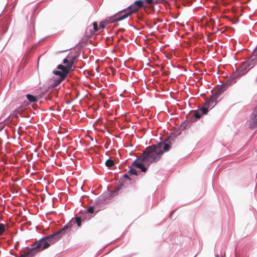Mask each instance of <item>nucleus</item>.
<instances>
[{
  "mask_svg": "<svg viewBox=\"0 0 257 257\" xmlns=\"http://www.w3.org/2000/svg\"><path fill=\"white\" fill-rule=\"evenodd\" d=\"M77 58L76 54L70 53L63 60L62 64H59L57 68L60 70H54L53 73L59 76L58 78L53 79L52 86L53 87H57L67 76L68 74L73 71L75 68L74 63Z\"/></svg>",
  "mask_w": 257,
  "mask_h": 257,
  "instance_id": "nucleus-1",
  "label": "nucleus"
},
{
  "mask_svg": "<svg viewBox=\"0 0 257 257\" xmlns=\"http://www.w3.org/2000/svg\"><path fill=\"white\" fill-rule=\"evenodd\" d=\"M144 2L142 0H138L127 8L119 11L112 16L107 18L106 21L109 23L122 21L127 18L133 13L136 12L143 6Z\"/></svg>",
  "mask_w": 257,
  "mask_h": 257,
  "instance_id": "nucleus-2",
  "label": "nucleus"
},
{
  "mask_svg": "<svg viewBox=\"0 0 257 257\" xmlns=\"http://www.w3.org/2000/svg\"><path fill=\"white\" fill-rule=\"evenodd\" d=\"M157 161L154 160V156L146 148L143 154L133 162L132 165L141 169L143 172H145L150 163Z\"/></svg>",
  "mask_w": 257,
  "mask_h": 257,
  "instance_id": "nucleus-3",
  "label": "nucleus"
},
{
  "mask_svg": "<svg viewBox=\"0 0 257 257\" xmlns=\"http://www.w3.org/2000/svg\"><path fill=\"white\" fill-rule=\"evenodd\" d=\"M81 217H76L74 220L72 219L71 221L58 231L49 235L52 243H55L62 237L63 235L67 233L68 230L71 228L74 224L76 223L78 226L80 227L81 225Z\"/></svg>",
  "mask_w": 257,
  "mask_h": 257,
  "instance_id": "nucleus-4",
  "label": "nucleus"
},
{
  "mask_svg": "<svg viewBox=\"0 0 257 257\" xmlns=\"http://www.w3.org/2000/svg\"><path fill=\"white\" fill-rule=\"evenodd\" d=\"M171 145L170 142H160L157 145H153L147 147L148 150L154 156V160L159 161L164 152L169 151L170 149Z\"/></svg>",
  "mask_w": 257,
  "mask_h": 257,
  "instance_id": "nucleus-5",
  "label": "nucleus"
},
{
  "mask_svg": "<svg viewBox=\"0 0 257 257\" xmlns=\"http://www.w3.org/2000/svg\"><path fill=\"white\" fill-rule=\"evenodd\" d=\"M257 63V45L255 48L254 49L252 53V55L249 57V58L243 62L241 65L236 72L235 76L234 77H240L244 74H245L247 71L246 69L248 68H252L254 65Z\"/></svg>",
  "mask_w": 257,
  "mask_h": 257,
  "instance_id": "nucleus-6",
  "label": "nucleus"
},
{
  "mask_svg": "<svg viewBox=\"0 0 257 257\" xmlns=\"http://www.w3.org/2000/svg\"><path fill=\"white\" fill-rule=\"evenodd\" d=\"M105 208V200L104 197L100 196L95 200L94 204L89 206L87 211L89 213H93L94 211L98 212Z\"/></svg>",
  "mask_w": 257,
  "mask_h": 257,
  "instance_id": "nucleus-7",
  "label": "nucleus"
},
{
  "mask_svg": "<svg viewBox=\"0 0 257 257\" xmlns=\"http://www.w3.org/2000/svg\"><path fill=\"white\" fill-rule=\"evenodd\" d=\"M221 91H219L218 89L214 93H212L209 99H206V105L213 107L217 103L216 100L221 94Z\"/></svg>",
  "mask_w": 257,
  "mask_h": 257,
  "instance_id": "nucleus-8",
  "label": "nucleus"
},
{
  "mask_svg": "<svg viewBox=\"0 0 257 257\" xmlns=\"http://www.w3.org/2000/svg\"><path fill=\"white\" fill-rule=\"evenodd\" d=\"M248 125L250 128H257V105L254 107L250 115Z\"/></svg>",
  "mask_w": 257,
  "mask_h": 257,
  "instance_id": "nucleus-9",
  "label": "nucleus"
},
{
  "mask_svg": "<svg viewBox=\"0 0 257 257\" xmlns=\"http://www.w3.org/2000/svg\"><path fill=\"white\" fill-rule=\"evenodd\" d=\"M205 104H206V101L205 102L204 105L203 106H202L200 108L201 113L203 114H206L207 113V112L208 111L209 108H210V107L212 108V106H207Z\"/></svg>",
  "mask_w": 257,
  "mask_h": 257,
  "instance_id": "nucleus-10",
  "label": "nucleus"
},
{
  "mask_svg": "<svg viewBox=\"0 0 257 257\" xmlns=\"http://www.w3.org/2000/svg\"><path fill=\"white\" fill-rule=\"evenodd\" d=\"M26 97L30 102H35L37 101V98L32 94H27Z\"/></svg>",
  "mask_w": 257,
  "mask_h": 257,
  "instance_id": "nucleus-11",
  "label": "nucleus"
},
{
  "mask_svg": "<svg viewBox=\"0 0 257 257\" xmlns=\"http://www.w3.org/2000/svg\"><path fill=\"white\" fill-rule=\"evenodd\" d=\"M229 85L228 84H222L221 85L220 87L218 89L219 91H221V93H222L224 91L226 90L228 88Z\"/></svg>",
  "mask_w": 257,
  "mask_h": 257,
  "instance_id": "nucleus-12",
  "label": "nucleus"
},
{
  "mask_svg": "<svg viewBox=\"0 0 257 257\" xmlns=\"http://www.w3.org/2000/svg\"><path fill=\"white\" fill-rule=\"evenodd\" d=\"M6 230L5 224L0 223V235H3Z\"/></svg>",
  "mask_w": 257,
  "mask_h": 257,
  "instance_id": "nucleus-13",
  "label": "nucleus"
},
{
  "mask_svg": "<svg viewBox=\"0 0 257 257\" xmlns=\"http://www.w3.org/2000/svg\"><path fill=\"white\" fill-rule=\"evenodd\" d=\"M114 165V162L111 159H108L105 162V165L108 167H111Z\"/></svg>",
  "mask_w": 257,
  "mask_h": 257,
  "instance_id": "nucleus-14",
  "label": "nucleus"
},
{
  "mask_svg": "<svg viewBox=\"0 0 257 257\" xmlns=\"http://www.w3.org/2000/svg\"><path fill=\"white\" fill-rule=\"evenodd\" d=\"M202 115L203 114L201 112L199 111H195L193 114V116L197 119H199L202 116Z\"/></svg>",
  "mask_w": 257,
  "mask_h": 257,
  "instance_id": "nucleus-15",
  "label": "nucleus"
},
{
  "mask_svg": "<svg viewBox=\"0 0 257 257\" xmlns=\"http://www.w3.org/2000/svg\"><path fill=\"white\" fill-rule=\"evenodd\" d=\"M128 173L130 175H138L137 171L134 168H131Z\"/></svg>",
  "mask_w": 257,
  "mask_h": 257,
  "instance_id": "nucleus-16",
  "label": "nucleus"
},
{
  "mask_svg": "<svg viewBox=\"0 0 257 257\" xmlns=\"http://www.w3.org/2000/svg\"><path fill=\"white\" fill-rule=\"evenodd\" d=\"M22 107H18L15 111L16 115L19 114L21 115V112L23 111Z\"/></svg>",
  "mask_w": 257,
  "mask_h": 257,
  "instance_id": "nucleus-17",
  "label": "nucleus"
},
{
  "mask_svg": "<svg viewBox=\"0 0 257 257\" xmlns=\"http://www.w3.org/2000/svg\"><path fill=\"white\" fill-rule=\"evenodd\" d=\"M93 26L94 31H97L98 30V27L96 22H94L93 23Z\"/></svg>",
  "mask_w": 257,
  "mask_h": 257,
  "instance_id": "nucleus-18",
  "label": "nucleus"
},
{
  "mask_svg": "<svg viewBox=\"0 0 257 257\" xmlns=\"http://www.w3.org/2000/svg\"><path fill=\"white\" fill-rule=\"evenodd\" d=\"M122 186V185H119V186L117 187V189L116 190H115L113 193L112 194H115L117 193V192L118 191V190L119 189H120L121 188V186Z\"/></svg>",
  "mask_w": 257,
  "mask_h": 257,
  "instance_id": "nucleus-19",
  "label": "nucleus"
},
{
  "mask_svg": "<svg viewBox=\"0 0 257 257\" xmlns=\"http://www.w3.org/2000/svg\"><path fill=\"white\" fill-rule=\"evenodd\" d=\"M149 4H153L156 3V0H146Z\"/></svg>",
  "mask_w": 257,
  "mask_h": 257,
  "instance_id": "nucleus-20",
  "label": "nucleus"
},
{
  "mask_svg": "<svg viewBox=\"0 0 257 257\" xmlns=\"http://www.w3.org/2000/svg\"><path fill=\"white\" fill-rule=\"evenodd\" d=\"M123 177L125 178H127L129 180H130V178L129 177L128 175L127 174H125L123 175Z\"/></svg>",
  "mask_w": 257,
  "mask_h": 257,
  "instance_id": "nucleus-21",
  "label": "nucleus"
},
{
  "mask_svg": "<svg viewBox=\"0 0 257 257\" xmlns=\"http://www.w3.org/2000/svg\"><path fill=\"white\" fill-rule=\"evenodd\" d=\"M215 257H220V255L218 253L216 252L215 253Z\"/></svg>",
  "mask_w": 257,
  "mask_h": 257,
  "instance_id": "nucleus-22",
  "label": "nucleus"
},
{
  "mask_svg": "<svg viewBox=\"0 0 257 257\" xmlns=\"http://www.w3.org/2000/svg\"><path fill=\"white\" fill-rule=\"evenodd\" d=\"M186 3L190 4L192 2V0H186Z\"/></svg>",
  "mask_w": 257,
  "mask_h": 257,
  "instance_id": "nucleus-23",
  "label": "nucleus"
},
{
  "mask_svg": "<svg viewBox=\"0 0 257 257\" xmlns=\"http://www.w3.org/2000/svg\"><path fill=\"white\" fill-rule=\"evenodd\" d=\"M99 26L100 28H104L103 24H100Z\"/></svg>",
  "mask_w": 257,
  "mask_h": 257,
  "instance_id": "nucleus-24",
  "label": "nucleus"
},
{
  "mask_svg": "<svg viewBox=\"0 0 257 257\" xmlns=\"http://www.w3.org/2000/svg\"><path fill=\"white\" fill-rule=\"evenodd\" d=\"M174 211H172L171 212H170V217H171V216L172 215V214L174 213Z\"/></svg>",
  "mask_w": 257,
  "mask_h": 257,
  "instance_id": "nucleus-25",
  "label": "nucleus"
},
{
  "mask_svg": "<svg viewBox=\"0 0 257 257\" xmlns=\"http://www.w3.org/2000/svg\"><path fill=\"white\" fill-rule=\"evenodd\" d=\"M225 253H224V254L223 255H221V257H225Z\"/></svg>",
  "mask_w": 257,
  "mask_h": 257,
  "instance_id": "nucleus-26",
  "label": "nucleus"
},
{
  "mask_svg": "<svg viewBox=\"0 0 257 257\" xmlns=\"http://www.w3.org/2000/svg\"><path fill=\"white\" fill-rule=\"evenodd\" d=\"M255 83H257V78L255 79Z\"/></svg>",
  "mask_w": 257,
  "mask_h": 257,
  "instance_id": "nucleus-27",
  "label": "nucleus"
},
{
  "mask_svg": "<svg viewBox=\"0 0 257 257\" xmlns=\"http://www.w3.org/2000/svg\"><path fill=\"white\" fill-rule=\"evenodd\" d=\"M195 256H196V255L194 257H195Z\"/></svg>",
  "mask_w": 257,
  "mask_h": 257,
  "instance_id": "nucleus-28",
  "label": "nucleus"
}]
</instances>
